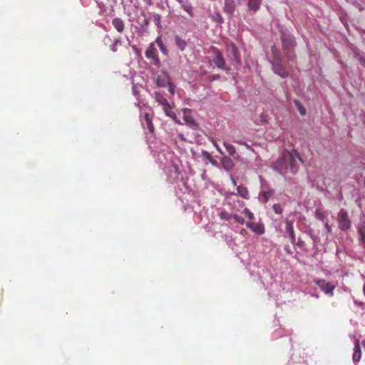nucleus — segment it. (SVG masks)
Here are the masks:
<instances>
[{"label":"nucleus","instance_id":"nucleus-1","mask_svg":"<svg viewBox=\"0 0 365 365\" xmlns=\"http://www.w3.org/2000/svg\"><path fill=\"white\" fill-rule=\"evenodd\" d=\"M300 160V157L297 151H286L277 160L275 167L282 175L288 173L296 174L299 168V161Z\"/></svg>","mask_w":365,"mask_h":365},{"label":"nucleus","instance_id":"nucleus-2","mask_svg":"<svg viewBox=\"0 0 365 365\" xmlns=\"http://www.w3.org/2000/svg\"><path fill=\"white\" fill-rule=\"evenodd\" d=\"M145 54L146 58L150 59L155 66L158 68L160 67L161 63L158 56V51L153 43L149 44Z\"/></svg>","mask_w":365,"mask_h":365},{"label":"nucleus","instance_id":"nucleus-3","mask_svg":"<svg viewBox=\"0 0 365 365\" xmlns=\"http://www.w3.org/2000/svg\"><path fill=\"white\" fill-rule=\"evenodd\" d=\"M314 283L319 287L322 292L332 297L334 295V290L336 287L335 284L327 282L324 279H314Z\"/></svg>","mask_w":365,"mask_h":365},{"label":"nucleus","instance_id":"nucleus-4","mask_svg":"<svg viewBox=\"0 0 365 365\" xmlns=\"http://www.w3.org/2000/svg\"><path fill=\"white\" fill-rule=\"evenodd\" d=\"M338 223L339 228L344 231L347 230L351 227V221L348 217V215L343 210H341L338 214Z\"/></svg>","mask_w":365,"mask_h":365},{"label":"nucleus","instance_id":"nucleus-5","mask_svg":"<svg viewBox=\"0 0 365 365\" xmlns=\"http://www.w3.org/2000/svg\"><path fill=\"white\" fill-rule=\"evenodd\" d=\"M214 63L217 68L224 69L227 71H230V68L226 67L225 60L219 50L215 51V58L214 59Z\"/></svg>","mask_w":365,"mask_h":365},{"label":"nucleus","instance_id":"nucleus-6","mask_svg":"<svg viewBox=\"0 0 365 365\" xmlns=\"http://www.w3.org/2000/svg\"><path fill=\"white\" fill-rule=\"evenodd\" d=\"M273 71L276 74L279 75L283 78L288 76V73L281 65L279 59H277L274 62H273Z\"/></svg>","mask_w":365,"mask_h":365},{"label":"nucleus","instance_id":"nucleus-7","mask_svg":"<svg viewBox=\"0 0 365 365\" xmlns=\"http://www.w3.org/2000/svg\"><path fill=\"white\" fill-rule=\"evenodd\" d=\"M246 225L248 228H250L252 231L257 235H262L264 233V227L261 223H253L248 222L246 223Z\"/></svg>","mask_w":365,"mask_h":365},{"label":"nucleus","instance_id":"nucleus-8","mask_svg":"<svg viewBox=\"0 0 365 365\" xmlns=\"http://www.w3.org/2000/svg\"><path fill=\"white\" fill-rule=\"evenodd\" d=\"M361 358V351L359 344V340L355 339L354 341V352L353 354V361L354 362H359Z\"/></svg>","mask_w":365,"mask_h":365},{"label":"nucleus","instance_id":"nucleus-9","mask_svg":"<svg viewBox=\"0 0 365 365\" xmlns=\"http://www.w3.org/2000/svg\"><path fill=\"white\" fill-rule=\"evenodd\" d=\"M285 230H286V232L287 233H289L291 242L292 244H294L295 242V235H294V231L293 223L291 221H289V220L286 221Z\"/></svg>","mask_w":365,"mask_h":365},{"label":"nucleus","instance_id":"nucleus-10","mask_svg":"<svg viewBox=\"0 0 365 365\" xmlns=\"http://www.w3.org/2000/svg\"><path fill=\"white\" fill-rule=\"evenodd\" d=\"M183 119L184 120L191 125H196L194 118L191 115V110L188 108L183 109Z\"/></svg>","mask_w":365,"mask_h":365},{"label":"nucleus","instance_id":"nucleus-11","mask_svg":"<svg viewBox=\"0 0 365 365\" xmlns=\"http://www.w3.org/2000/svg\"><path fill=\"white\" fill-rule=\"evenodd\" d=\"M235 9V0H225L224 11L229 14H232Z\"/></svg>","mask_w":365,"mask_h":365},{"label":"nucleus","instance_id":"nucleus-12","mask_svg":"<svg viewBox=\"0 0 365 365\" xmlns=\"http://www.w3.org/2000/svg\"><path fill=\"white\" fill-rule=\"evenodd\" d=\"M112 24L115 27V29L119 32L121 33L123 31L125 28V24L123 21L120 18H115L112 21Z\"/></svg>","mask_w":365,"mask_h":365},{"label":"nucleus","instance_id":"nucleus-13","mask_svg":"<svg viewBox=\"0 0 365 365\" xmlns=\"http://www.w3.org/2000/svg\"><path fill=\"white\" fill-rule=\"evenodd\" d=\"M273 191L272 190H263L259 192V200L261 203H266L268 200V199L272 195Z\"/></svg>","mask_w":365,"mask_h":365},{"label":"nucleus","instance_id":"nucleus-14","mask_svg":"<svg viewBox=\"0 0 365 365\" xmlns=\"http://www.w3.org/2000/svg\"><path fill=\"white\" fill-rule=\"evenodd\" d=\"M228 50L230 52L231 55L232 56L233 58L237 62L240 63V56H239V52L237 50V46L235 45V43H231L228 46Z\"/></svg>","mask_w":365,"mask_h":365},{"label":"nucleus","instance_id":"nucleus-15","mask_svg":"<svg viewBox=\"0 0 365 365\" xmlns=\"http://www.w3.org/2000/svg\"><path fill=\"white\" fill-rule=\"evenodd\" d=\"M155 101L163 107V110L167 107H169V103L168 101L161 95L160 93H155Z\"/></svg>","mask_w":365,"mask_h":365},{"label":"nucleus","instance_id":"nucleus-16","mask_svg":"<svg viewBox=\"0 0 365 365\" xmlns=\"http://www.w3.org/2000/svg\"><path fill=\"white\" fill-rule=\"evenodd\" d=\"M262 0H248L247 6L253 11L259 10Z\"/></svg>","mask_w":365,"mask_h":365},{"label":"nucleus","instance_id":"nucleus-17","mask_svg":"<svg viewBox=\"0 0 365 365\" xmlns=\"http://www.w3.org/2000/svg\"><path fill=\"white\" fill-rule=\"evenodd\" d=\"M156 83L158 86H165L166 84H170V78L167 73H163V76L158 77L156 80Z\"/></svg>","mask_w":365,"mask_h":365},{"label":"nucleus","instance_id":"nucleus-18","mask_svg":"<svg viewBox=\"0 0 365 365\" xmlns=\"http://www.w3.org/2000/svg\"><path fill=\"white\" fill-rule=\"evenodd\" d=\"M180 3H181V7L185 11H186L190 17L194 16V12L192 11V6L190 4H185L182 2V0H178Z\"/></svg>","mask_w":365,"mask_h":365},{"label":"nucleus","instance_id":"nucleus-19","mask_svg":"<svg viewBox=\"0 0 365 365\" xmlns=\"http://www.w3.org/2000/svg\"><path fill=\"white\" fill-rule=\"evenodd\" d=\"M237 194L243 197L244 199H249V192L247 189V187L239 185L237 188Z\"/></svg>","mask_w":365,"mask_h":365},{"label":"nucleus","instance_id":"nucleus-20","mask_svg":"<svg viewBox=\"0 0 365 365\" xmlns=\"http://www.w3.org/2000/svg\"><path fill=\"white\" fill-rule=\"evenodd\" d=\"M145 120L147 125V128L150 133H153L155 128L152 122V118L150 117L148 113L145 114Z\"/></svg>","mask_w":365,"mask_h":365},{"label":"nucleus","instance_id":"nucleus-21","mask_svg":"<svg viewBox=\"0 0 365 365\" xmlns=\"http://www.w3.org/2000/svg\"><path fill=\"white\" fill-rule=\"evenodd\" d=\"M155 42L158 45L161 52L165 54V55H168V49L166 48V47L165 46L163 42V40L161 38L160 36H158L156 39H155Z\"/></svg>","mask_w":365,"mask_h":365},{"label":"nucleus","instance_id":"nucleus-22","mask_svg":"<svg viewBox=\"0 0 365 365\" xmlns=\"http://www.w3.org/2000/svg\"><path fill=\"white\" fill-rule=\"evenodd\" d=\"M171 107H167L164 109L165 115L173 118L177 123H180L179 120L177 118L176 114L170 110Z\"/></svg>","mask_w":365,"mask_h":365},{"label":"nucleus","instance_id":"nucleus-23","mask_svg":"<svg viewBox=\"0 0 365 365\" xmlns=\"http://www.w3.org/2000/svg\"><path fill=\"white\" fill-rule=\"evenodd\" d=\"M175 43H176V45L178 46V47L181 51H183L185 48V47L187 46V42L178 36L175 37Z\"/></svg>","mask_w":365,"mask_h":365},{"label":"nucleus","instance_id":"nucleus-24","mask_svg":"<svg viewBox=\"0 0 365 365\" xmlns=\"http://www.w3.org/2000/svg\"><path fill=\"white\" fill-rule=\"evenodd\" d=\"M282 43H283V45L287 48L292 47L295 45V42H294V39L292 38L284 37L282 38Z\"/></svg>","mask_w":365,"mask_h":365},{"label":"nucleus","instance_id":"nucleus-25","mask_svg":"<svg viewBox=\"0 0 365 365\" xmlns=\"http://www.w3.org/2000/svg\"><path fill=\"white\" fill-rule=\"evenodd\" d=\"M223 144H224V146L225 147L227 153H229V155L233 156L236 152L235 148L232 145H231L227 142H224Z\"/></svg>","mask_w":365,"mask_h":365},{"label":"nucleus","instance_id":"nucleus-26","mask_svg":"<svg viewBox=\"0 0 365 365\" xmlns=\"http://www.w3.org/2000/svg\"><path fill=\"white\" fill-rule=\"evenodd\" d=\"M212 19L215 21H216L217 23H220V24H222L224 21H223V18H222V15L220 13H215V14H213L212 15Z\"/></svg>","mask_w":365,"mask_h":365},{"label":"nucleus","instance_id":"nucleus-27","mask_svg":"<svg viewBox=\"0 0 365 365\" xmlns=\"http://www.w3.org/2000/svg\"><path fill=\"white\" fill-rule=\"evenodd\" d=\"M232 219H233L235 222L240 224H244L245 222L244 218L242 216L237 214L232 215Z\"/></svg>","mask_w":365,"mask_h":365},{"label":"nucleus","instance_id":"nucleus-28","mask_svg":"<svg viewBox=\"0 0 365 365\" xmlns=\"http://www.w3.org/2000/svg\"><path fill=\"white\" fill-rule=\"evenodd\" d=\"M120 43V39L114 40L113 43L112 44L111 47H110L111 51H113V52H116L117 51V46Z\"/></svg>","mask_w":365,"mask_h":365},{"label":"nucleus","instance_id":"nucleus-29","mask_svg":"<svg viewBox=\"0 0 365 365\" xmlns=\"http://www.w3.org/2000/svg\"><path fill=\"white\" fill-rule=\"evenodd\" d=\"M221 219L229 220L232 219V215L226 212H222L220 214Z\"/></svg>","mask_w":365,"mask_h":365},{"label":"nucleus","instance_id":"nucleus-30","mask_svg":"<svg viewBox=\"0 0 365 365\" xmlns=\"http://www.w3.org/2000/svg\"><path fill=\"white\" fill-rule=\"evenodd\" d=\"M297 108L302 115H305L306 109L299 103H297Z\"/></svg>","mask_w":365,"mask_h":365},{"label":"nucleus","instance_id":"nucleus-31","mask_svg":"<svg viewBox=\"0 0 365 365\" xmlns=\"http://www.w3.org/2000/svg\"><path fill=\"white\" fill-rule=\"evenodd\" d=\"M359 233L360 235V240L361 243L365 245V230L362 229L361 232H359Z\"/></svg>","mask_w":365,"mask_h":365},{"label":"nucleus","instance_id":"nucleus-32","mask_svg":"<svg viewBox=\"0 0 365 365\" xmlns=\"http://www.w3.org/2000/svg\"><path fill=\"white\" fill-rule=\"evenodd\" d=\"M244 213L246 215V216L250 219L252 220L254 218V215L252 212H251L248 209L244 210Z\"/></svg>","mask_w":365,"mask_h":365},{"label":"nucleus","instance_id":"nucleus-33","mask_svg":"<svg viewBox=\"0 0 365 365\" xmlns=\"http://www.w3.org/2000/svg\"><path fill=\"white\" fill-rule=\"evenodd\" d=\"M259 117H260V120L262 123H264V124L268 123V121L266 119L265 115L264 114H261Z\"/></svg>","mask_w":365,"mask_h":365},{"label":"nucleus","instance_id":"nucleus-34","mask_svg":"<svg viewBox=\"0 0 365 365\" xmlns=\"http://www.w3.org/2000/svg\"><path fill=\"white\" fill-rule=\"evenodd\" d=\"M274 212L276 213H281L282 211V207L277 206V207H274Z\"/></svg>","mask_w":365,"mask_h":365},{"label":"nucleus","instance_id":"nucleus-35","mask_svg":"<svg viewBox=\"0 0 365 365\" xmlns=\"http://www.w3.org/2000/svg\"><path fill=\"white\" fill-rule=\"evenodd\" d=\"M168 85H169V91L170 92L171 94H174L175 89H174L173 84L170 83V84H168Z\"/></svg>","mask_w":365,"mask_h":365},{"label":"nucleus","instance_id":"nucleus-36","mask_svg":"<svg viewBox=\"0 0 365 365\" xmlns=\"http://www.w3.org/2000/svg\"><path fill=\"white\" fill-rule=\"evenodd\" d=\"M213 144H214V146L216 148V149H217V150L220 153H222V150H221V148H220V146H219V145H218L215 142H214V143H213Z\"/></svg>","mask_w":365,"mask_h":365},{"label":"nucleus","instance_id":"nucleus-37","mask_svg":"<svg viewBox=\"0 0 365 365\" xmlns=\"http://www.w3.org/2000/svg\"><path fill=\"white\" fill-rule=\"evenodd\" d=\"M235 143L242 145H246V143L242 140H235Z\"/></svg>","mask_w":365,"mask_h":365},{"label":"nucleus","instance_id":"nucleus-38","mask_svg":"<svg viewBox=\"0 0 365 365\" xmlns=\"http://www.w3.org/2000/svg\"><path fill=\"white\" fill-rule=\"evenodd\" d=\"M365 230V222H363L362 225H361L359 227V232H361V230Z\"/></svg>","mask_w":365,"mask_h":365},{"label":"nucleus","instance_id":"nucleus-39","mask_svg":"<svg viewBox=\"0 0 365 365\" xmlns=\"http://www.w3.org/2000/svg\"><path fill=\"white\" fill-rule=\"evenodd\" d=\"M365 230V222H363L362 225H361L359 227V232H361V230Z\"/></svg>","mask_w":365,"mask_h":365},{"label":"nucleus","instance_id":"nucleus-40","mask_svg":"<svg viewBox=\"0 0 365 365\" xmlns=\"http://www.w3.org/2000/svg\"><path fill=\"white\" fill-rule=\"evenodd\" d=\"M237 197V194L232 192L230 194V197H234L235 198Z\"/></svg>","mask_w":365,"mask_h":365},{"label":"nucleus","instance_id":"nucleus-41","mask_svg":"<svg viewBox=\"0 0 365 365\" xmlns=\"http://www.w3.org/2000/svg\"><path fill=\"white\" fill-rule=\"evenodd\" d=\"M247 149L249 150H253V149L251 148V146L250 145H248L247 143H246V145H244Z\"/></svg>","mask_w":365,"mask_h":365},{"label":"nucleus","instance_id":"nucleus-42","mask_svg":"<svg viewBox=\"0 0 365 365\" xmlns=\"http://www.w3.org/2000/svg\"><path fill=\"white\" fill-rule=\"evenodd\" d=\"M231 180H232L233 185H237L236 180L232 177H231Z\"/></svg>","mask_w":365,"mask_h":365},{"label":"nucleus","instance_id":"nucleus-43","mask_svg":"<svg viewBox=\"0 0 365 365\" xmlns=\"http://www.w3.org/2000/svg\"><path fill=\"white\" fill-rule=\"evenodd\" d=\"M204 155L206 156V158H210V155L207 152L204 153Z\"/></svg>","mask_w":365,"mask_h":365},{"label":"nucleus","instance_id":"nucleus-44","mask_svg":"<svg viewBox=\"0 0 365 365\" xmlns=\"http://www.w3.org/2000/svg\"><path fill=\"white\" fill-rule=\"evenodd\" d=\"M363 290H364V294H365V285L364 286V289H363Z\"/></svg>","mask_w":365,"mask_h":365},{"label":"nucleus","instance_id":"nucleus-45","mask_svg":"<svg viewBox=\"0 0 365 365\" xmlns=\"http://www.w3.org/2000/svg\"><path fill=\"white\" fill-rule=\"evenodd\" d=\"M326 226H327L328 230H329V225H327Z\"/></svg>","mask_w":365,"mask_h":365}]
</instances>
